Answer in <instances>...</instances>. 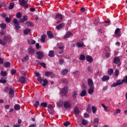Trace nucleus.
I'll use <instances>...</instances> for the list:
<instances>
[{
  "mask_svg": "<svg viewBox=\"0 0 127 127\" xmlns=\"http://www.w3.org/2000/svg\"><path fill=\"white\" fill-rule=\"evenodd\" d=\"M88 85L90 87V89L88 90V94L92 95L94 93V84H93V80H88Z\"/></svg>",
  "mask_w": 127,
  "mask_h": 127,
  "instance_id": "nucleus-1",
  "label": "nucleus"
},
{
  "mask_svg": "<svg viewBox=\"0 0 127 127\" xmlns=\"http://www.w3.org/2000/svg\"><path fill=\"white\" fill-rule=\"evenodd\" d=\"M123 83H127V80H118L117 82L114 83L111 85V87H117L119 85H122Z\"/></svg>",
  "mask_w": 127,
  "mask_h": 127,
  "instance_id": "nucleus-2",
  "label": "nucleus"
},
{
  "mask_svg": "<svg viewBox=\"0 0 127 127\" xmlns=\"http://www.w3.org/2000/svg\"><path fill=\"white\" fill-rule=\"evenodd\" d=\"M8 37L7 36H5L3 37V40L0 39V44L1 45H5L7 43V39Z\"/></svg>",
  "mask_w": 127,
  "mask_h": 127,
  "instance_id": "nucleus-3",
  "label": "nucleus"
},
{
  "mask_svg": "<svg viewBox=\"0 0 127 127\" xmlns=\"http://www.w3.org/2000/svg\"><path fill=\"white\" fill-rule=\"evenodd\" d=\"M68 92V87L67 86L64 87L63 89L61 90V93L62 96H65Z\"/></svg>",
  "mask_w": 127,
  "mask_h": 127,
  "instance_id": "nucleus-4",
  "label": "nucleus"
},
{
  "mask_svg": "<svg viewBox=\"0 0 127 127\" xmlns=\"http://www.w3.org/2000/svg\"><path fill=\"white\" fill-rule=\"evenodd\" d=\"M36 54L38 56V59H42L44 57V54H43V53L40 51L37 52L36 53Z\"/></svg>",
  "mask_w": 127,
  "mask_h": 127,
  "instance_id": "nucleus-5",
  "label": "nucleus"
},
{
  "mask_svg": "<svg viewBox=\"0 0 127 127\" xmlns=\"http://www.w3.org/2000/svg\"><path fill=\"white\" fill-rule=\"evenodd\" d=\"M72 35H73V34L71 32H67L65 34V35L64 36V39H67V38H69V37L72 36Z\"/></svg>",
  "mask_w": 127,
  "mask_h": 127,
  "instance_id": "nucleus-6",
  "label": "nucleus"
},
{
  "mask_svg": "<svg viewBox=\"0 0 127 127\" xmlns=\"http://www.w3.org/2000/svg\"><path fill=\"white\" fill-rule=\"evenodd\" d=\"M45 75L47 77H49L50 76V77H52V78H54V77H55V75H54L51 71H46Z\"/></svg>",
  "mask_w": 127,
  "mask_h": 127,
  "instance_id": "nucleus-7",
  "label": "nucleus"
},
{
  "mask_svg": "<svg viewBox=\"0 0 127 127\" xmlns=\"http://www.w3.org/2000/svg\"><path fill=\"white\" fill-rule=\"evenodd\" d=\"M9 94L10 98H13L14 97V90L12 88L9 89Z\"/></svg>",
  "mask_w": 127,
  "mask_h": 127,
  "instance_id": "nucleus-8",
  "label": "nucleus"
},
{
  "mask_svg": "<svg viewBox=\"0 0 127 127\" xmlns=\"http://www.w3.org/2000/svg\"><path fill=\"white\" fill-rule=\"evenodd\" d=\"M28 20V18H27V16L24 15L23 16V18H20V20L19 21V22H20V23H23V22H25V21H26Z\"/></svg>",
  "mask_w": 127,
  "mask_h": 127,
  "instance_id": "nucleus-9",
  "label": "nucleus"
},
{
  "mask_svg": "<svg viewBox=\"0 0 127 127\" xmlns=\"http://www.w3.org/2000/svg\"><path fill=\"white\" fill-rule=\"evenodd\" d=\"M64 106L66 109H68V108H71V103H69V101H64Z\"/></svg>",
  "mask_w": 127,
  "mask_h": 127,
  "instance_id": "nucleus-10",
  "label": "nucleus"
},
{
  "mask_svg": "<svg viewBox=\"0 0 127 127\" xmlns=\"http://www.w3.org/2000/svg\"><path fill=\"white\" fill-rule=\"evenodd\" d=\"M113 62L115 64H118L121 62V59H120L118 57H115L114 59Z\"/></svg>",
  "mask_w": 127,
  "mask_h": 127,
  "instance_id": "nucleus-11",
  "label": "nucleus"
},
{
  "mask_svg": "<svg viewBox=\"0 0 127 127\" xmlns=\"http://www.w3.org/2000/svg\"><path fill=\"white\" fill-rule=\"evenodd\" d=\"M39 82L41 83H43L42 86L43 87H45L46 85L48 84V81L47 80H40Z\"/></svg>",
  "mask_w": 127,
  "mask_h": 127,
  "instance_id": "nucleus-12",
  "label": "nucleus"
},
{
  "mask_svg": "<svg viewBox=\"0 0 127 127\" xmlns=\"http://www.w3.org/2000/svg\"><path fill=\"white\" fill-rule=\"evenodd\" d=\"M19 1L21 6H23L24 5H25V4H27V1L25 0H19Z\"/></svg>",
  "mask_w": 127,
  "mask_h": 127,
  "instance_id": "nucleus-13",
  "label": "nucleus"
},
{
  "mask_svg": "<svg viewBox=\"0 0 127 127\" xmlns=\"http://www.w3.org/2000/svg\"><path fill=\"white\" fill-rule=\"evenodd\" d=\"M25 24L28 27L30 26L31 27H33V26H34V24H33V23L30 21H27Z\"/></svg>",
  "mask_w": 127,
  "mask_h": 127,
  "instance_id": "nucleus-14",
  "label": "nucleus"
},
{
  "mask_svg": "<svg viewBox=\"0 0 127 127\" xmlns=\"http://www.w3.org/2000/svg\"><path fill=\"white\" fill-rule=\"evenodd\" d=\"M55 18H58V19L62 20V19H63V15L60 13H57L56 15Z\"/></svg>",
  "mask_w": 127,
  "mask_h": 127,
  "instance_id": "nucleus-15",
  "label": "nucleus"
},
{
  "mask_svg": "<svg viewBox=\"0 0 127 127\" xmlns=\"http://www.w3.org/2000/svg\"><path fill=\"white\" fill-rule=\"evenodd\" d=\"M47 34L49 38H53V33L51 31H48Z\"/></svg>",
  "mask_w": 127,
  "mask_h": 127,
  "instance_id": "nucleus-16",
  "label": "nucleus"
},
{
  "mask_svg": "<svg viewBox=\"0 0 127 127\" xmlns=\"http://www.w3.org/2000/svg\"><path fill=\"white\" fill-rule=\"evenodd\" d=\"M35 75L36 77H37V80H41V75H40V73L38 71L35 72Z\"/></svg>",
  "mask_w": 127,
  "mask_h": 127,
  "instance_id": "nucleus-17",
  "label": "nucleus"
},
{
  "mask_svg": "<svg viewBox=\"0 0 127 127\" xmlns=\"http://www.w3.org/2000/svg\"><path fill=\"white\" fill-rule=\"evenodd\" d=\"M86 60L87 62H89V63H92V62H93V58L90 56H87Z\"/></svg>",
  "mask_w": 127,
  "mask_h": 127,
  "instance_id": "nucleus-18",
  "label": "nucleus"
},
{
  "mask_svg": "<svg viewBox=\"0 0 127 127\" xmlns=\"http://www.w3.org/2000/svg\"><path fill=\"white\" fill-rule=\"evenodd\" d=\"M64 26H65V24H64V23H62L58 25L56 27V28L58 29V30H59V29H61V28H62V27H64Z\"/></svg>",
  "mask_w": 127,
  "mask_h": 127,
  "instance_id": "nucleus-19",
  "label": "nucleus"
},
{
  "mask_svg": "<svg viewBox=\"0 0 127 127\" xmlns=\"http://www.w3.org/2000/svg\"><path fill=\"white\" fill-rule=\"evenodd\" d=\"M28 54H32L34 53V49L32 47H30L28 49Z\"/></svg>",
  "mask_w": 127,
  "mask_h": 127,
  "instance_id": "nucleus-20",
  "label": "nucleus"
},
{
  "mask_svg": "<svg viewBox=\"0 0 127 127\" xmlns=\"http://www.w3.org/2000/svg\"><path fill=\"white\" fill-rule=\"evenodd\" d=\"M27 42L28 44H32V45L35 44V43H36V41H35V40L33 39L28 40Z\"/></svg>",
  "mask_w": 127,
  "mask_h": 127,
  "instance_id": "nucleus-21",
  "label": "nucleus"
},
{
  "mask_svg": "<svg viewBox=\"0 0 127 127\" xmlns=\"http://www.w3.org/2000/svg\"><path fill=\"white\" fill-rule=\"evenodd\" d=\"M24 34L25 35H27L29 33H30V29L29 28H27L23 30Z\"/></svg>",
  "mask_w": 127,
  "mask_h": 127,
  "instance_id": "nucleus-22",
  "label": "nucleus"
},
{
  "mask_svg": "<svg viewBox=\"0 0 127 127\" xmlns=\"http://www.w3.org/2000/svg\"><path fill=\"white\" fill-rule=\"evenodd\" d=\"M81 124L83 126H87L88 124H89V122H88V121L83 119L82 120Z\"/></svg>",
  "mask_w": 127,
  "mask_h": 127,
  "instance_id": "nucleus-23",
  "label": "nucleus"
},
{
  "mask_svg": "<svg viewBox=\"0 0 127 127\" xmlns=\"http://www.w3.org/2000/svg\"><path fill=\"white\" fill-rule=\"evenodd\" d=\"M47 37V35H43L41 37V41L42 42H45V38Z\"/></svg>",
  "mask_w": 127,
  "mask_h": 127,
  "instance_id": "nucleus-24",
  "label": "nucleus"
},
{
  "mask_svg": "<svg viewBox=\"0 0 127 127\" xmlns=\"http://www.w3.org/2000/svg\"><path fill=\"white\" fill-rule=\"evenodd\" d=\"M14 7V3L10 2L8 6V9H13Z\"/></svg>",
  "mask_w": 127,
  "mask_h": 127,
  "instance_id": "nucleus-25",
  "label": "nucleus"
},
{
  "mask_svg": "<svg viewBox=\"0 0 127 127\" xmlns=\"http://www.w3.org/2000/svg\"><path fill=\"white\" fill-rule=\"evenodd\" d=\"M74 112L75 115H79V113H80V111H79V110L78 109V107L77 106H76L74 108Z\"/></svg>",
  "mask_w": 127,
  "mask_h": 127,
  "instance_id": "nucleus-26",
  "label": "nucleus"
},
{
  "mask_svg": "<svg viewBox=\"0 0 127 127\" xmlns=\"http://www.w3.org/2000/svg\"><path fill=\"white\" fill-rule=\"evenodd\" d=\"M68 70L67 69H63L61 72V75H66L68 74Z\"/></svg>",
  "mask_w": 127,
  "mask_h": 127,
  "instance_id": "nucleus-27",
  "label": "nucleus"
},
{
  "mask_svg": "<svg viewBox=\"0 0 127 127\" xmlns=\"http://www.w3.org/2000/svg\"><path fill=\"white\" fill-rule=\"evenodd\" d=\"M0 27L2 29H5V28H6V24H5L4 23H1L0 24Z\"/></svg>",
  "mask_w": 127,
  "mask_h": 127,
  "instance_id": "nucleus-28",
  "label": "nucleus"
},
{
  "mask_svg": "<svg viewBox=\"0 0 127 127\" xmlns=\"http://www.w3.org/2000/svg\"><path fill=\"white\" fill-rule=\"evenodd\" d=\"M120 28H117L115 30V33L117 34V36H121V34L119 33L120 32Z\"/></svg>",
  "mask_w": 127,
  "mask_h": 127,
  "instance_id": "nucleus-29",
  "label": "nucleus"
},
{
  "mask_svg": "<svg viewBox=\"0 0 127 127\" xmlns=\"http://www.w3.org/2000/svg\"><path fill=\"white\" fill-rule=\"evenodd\" d=\"M48 56H49V57H54V56H55V55H54V51H50L49 52Z\"/></svg>",
  "mask_w": 127,
  "mask_h": 127,
  "instance_id": "nucleus-30",
  "label": "nucleus"
},
{
  "mask_svg": "<svg viewBox=\"0 0 127 127\" xmlns=\"http://www.w3.org/2000/svg\"><path fill=\"white\" fill-rule=\"evenodd\" d=\"M16 17L17 18H21L22 17V15L21 14V13L20 12H18L16 14Z\"/></svg>",
  "mask_w": 127,
  "mask_h": 127,
  "instance_id": "nucleus-31",
  "label": "nucleus"
},
{
  "mask_svg": "<svg viewBox=\"0 0 127 127\" xmlns=\"http://www.w3.org/2000/svg\"><path fill=\"white\" fill-rule=\"evenodd\" d=\"M101 106L103 107V108H104V111L105 112H109V107H106V106H105V104H102Z\"/></svg>",
  "mask_w": 127,
  "mask_h": 127,
  "instance_id": "nucleus-32",
  "label": "nucleus"
},
{
  "mask_svg": "<svg viewBox=\"0 0 127 127\" xmlns=\"http://www.w3.org/2000/svg\"><path fill=\"white\" fill-rule=\"evenodd\" d=\"M10 66V62H6L4 63V67L5 68H7Z\"/></svg>",
  "mask_w": 127,
  "mask_h": 127,
  "instance_id": "nucleus-33",
  "label": "nucleus"
},
{
  "mask_svg": "<svg viewBox=\"0 0 127 127\" xmlns=\"http://www.w3.org/2000/svg\"><path fill=\"white\" fill-rule=\"evenodd\" d=\"M86 94H87L86 90H83L80 93V96L81 97H85V96H86Z\"/></svg>",
  "mask_w": 127,
  "mask_h": 127,
  "instance_id": "nucleus-34",
  "label": "nucleus"
},
{
  "mask_svg": "<svg viewBox=\"0 0 127 127\" xmlns=\"http://www.w3.org/2000/svg\"><path fill=\"white\" fill-rule=\"evenodd\" d=\"M14 110H16V111L18 110H20V106L18 104H16L14 107Z\"/></svg>",
  "mask_w": 127,
  "mask_h": 127,
  "instance_id": "nucleus-35",
  "label": "nucleus"
},
{
  "mask_svg": "<svg viewBox=\"0 0 127 127\" xmlns=\"http://www.w3.org/2000/svg\"><path fill=\"white\" fill-rule=\"evenodd\" d=\"M28 59H29V57H28V55H26L24 58L22 59V61L24 62L25 61H27Z\"/></svg>",
  "mask_w": 127,
  "mask_h": 127,
  "instance_id": "nucleus-36",
  "label": "nucleus"
},
{
  "mask_svg": "<svg viewBox=\"0 0 127 127\" xmlns=\"http://www.w3.org/2000/svg\"><path fill=\"white\" fill-rule=\"evenodd\" d=\"M48 112L49 113H50V114H52V112H50V111H51L52 110V105H48Z\"/></svg>",
  "mask_w": 127,
  "mask_h": 127,
  "instance_id": "nucleus-37",
  "label": "nucleus"
},
{
  "mask_svg": "<svg viewBox=\"0 0 127 127\" xmlns=\"http://www.w3.org/2000/svg\"><path fill=\"white\" fill-rule=\"evenodd\" d=\"M77 95H78L77 91H75L73 92L72 93V98H73V99H76V98H77Z\"/></svg>",
  "mask_w": 127,
  "mask_h": 127,
  "instance_id": "nucleus-38",
  "label": "nucleus"
},
{
  "mask_svg": "<svg viewBox=\"0 0 127 127\" xmlns=\"http://www.w3.org/2000/svg\"><path fill=\"white\" fill-rule=\"evenodd\" d=\"M86 59V57L84 55H81L79 57V60H85Z\"/></svg>",
  "mask_w": 127,
  "mask_h": 127,
  "instance_id": "nucleus-39",
  "label": "nucleus"
},
{
  "mask_svg": "<svg viewBox=\"0 0 127 127\" xmlns=\"http://www.w3.org/2000/svg\"><path fill=\"white\" fill-rule=\"evenodd\" d=\"M0 75L3 77L6 76V71L2 70L0 72Z\"/></svg>",
  "mask_w": 127,
  "mask_h": 127,
  "instance_id": "nucleus-40",
  "label": "nucleus"
},
{
  "mask_svg": "<svg viewBox=\"0 0 127 127\" xmlns=\"http://www.w3.org/2000/svg\"><path fill=\"white\" fill-rule=\"evenodd\" d=\"M5 20L6 22H7V23H9V22L11 21V18L10 17H6L5 19Z\"/></svg>",
  "mask_w": 127,
  "mask_h": 127,
  "instance_id": "nucleus-41",
  "label": "nucleus"
},
{
  "mask_svg": "<svg viewBox=\"0 0 127 127\" xmlns=\"http://www.w3.org/2000/svg\"><path fill=\"white\" fill-rule=\"evenodd\" d=\"M13 23H14V24H19V23H20V22H19V21H17V20L16 19H14L13 20Z\"/></svg>",
  "mask_w": 127,
  "mask_h": 127,
  "instance_id": "nucleus-42",
  "label": "nucleus"
},
{
  "mask_svg": "<svg viewBox=\"0 0 127 127\" xmlns=\"http://www.w3.org/2000/svg\"><path fill=\"white\" fill-rule=\"evenodd\" d=\"M14 29L16 30H18V29H20V26H19V24L14 25Z\"/></svg>",
  "mask_w": 127,
  "mask_h": 127,
  "instance_id": "nucleus-43",
  "label": "nucleus"
},
{
  "mask_svg": "<svg viewBox=\"0 0 127 127\" xmlns=\"http://www.w3.org/2000/svg\"><path fill=\"white\" fill-rule=\"evenodd\" d=\"M57 105L60 107H62V106H63V101L61 100L60 102L57 103Z\"/></svg>",
  "mask_w": 127,
  "mask_h": 127,
  "instance_id": "nucleus-44",
  "label": "nucleus"
},
{
  "mask_svg": "<svg viewBox=\"0 0 127 127\" xmlns=\"http://www.w3.org/2000/svg\"><path fill=\"white\" fill-rule=\"evenodd\" d=\"M18 82L21 84H26V81L25 80H18Z\"/></svg>",
  "mask_w": 127,
  "mask_h": 127,
  "instance_id": "nucleus-45",
  "label": "nucleus"
},
{
  "mask_svg": "<svg viewBox=\"0 0 127 127\" xmlns=\"http://www.w3.org/2000/svg\"><path fill=\"white\" fill-rule=\"evenodd\" d=\"M92 110L93 114H96V112H97V108H96L95 106H93L92 107Z\"/></svg>",
  "mask_w": 127,
  "mask_h": 127,
  "instance_id": "nucleus-46",
  "label": "nucleus"
},
{
  "mask_svg": "<svg viewBox=\"0 0 127 127\" xmlns=\"http://www.w3.org/2000/svg\"><path fill=\"white\" fill-rule=\"evenodd\" d=\"M108 74L109 75H112L113 73H114V69L113 68H110L108 71Z\"/></svg>",
  "mask_w": 127,
  "mask_h": 127,
  "instance_id": "nucleus-47",
  "label": "nucleus"
},
{
  "mask_svg": "<svg viewBox=\"0 0 127 127\" xmlns=\"http://www.w3.org/2000/svg\"><path fill=\"white\" fill-rule=\"evenodd\" d=\"M76 45L77 46V47L80 48V47H83V44L78 42L76 44Z\"/></svg>",
  "mask_w": 127,
  "mask_h": 127,
  "instance_id": "nucleus-48",
  "label": "nucleus"
},
{
  "mask_svg": "<svg viewBox=\"0 0 127 127\" xmlns=\"http://www.w3.org/2000/svg\"><path fill=\"white\" fill-rule=\"evenodd\" d=\"M121 113V110L120 109H117L116 111L114 113V116H117L118 114H120Z\"/></svg>",
  "mask_w": 127,
  "mask_h": 127,
  "instance_id": "nucleus-49",
  "label": "nucleus"
},
{
  "mask_svg": "<svg viewBox=\"0 0 127 127\" xmlns=\"http://www.w3.org/2000/svg\"><path fill=\"white\" fill-rule=\"evenodd\" d=\"M102 80H110V76L105 75L102 77Z\"/></svg>",
  "mask_w": 127,
  "mask_h": 127,
  "instance_id": "nucleus-50",
  "label": "nucleus"
},
{
  "mask_svg": "<svg viewBox=\"0 0 127 127\" xmlns=\"http://www.w3.org/2000/svg\"><path fill=\"white\" fill-rule=\"evenodd\" d=\"M10 72H11V74H12V75H14V74L16 73V70L12 69L10 70Z\"/></svg>",
  "mask_w": 127,
  "mask_h": 127,
  "instance_id": "nucleus-51",
  "label": "nucleus"
},
{
  "mask_svg": "<svg viewBox=\"0 0 127 127\" xmlns=\"http://www.w3.org/2000/svg\"><path fill=\"white\" fill-rule=\"evenodd\" d=\"M119 73H120V70L117 69L114 72L115 75L116 76V77H118V76H119Z\"/></svg>",
  "mask_w": 127,
  "mask_h": 127,
  "instance_id": "nucleus-52",
  "label": "nucleus"
},
{
  "mask_svg": "<svg viewBox=\"0 0 127 127\" xmlns=\"http://www.w3.org/2000/svg\"><path fill=\"white\" fill-rule=\"evenodd\" d=\"M104 51H105V52H107V53H109V51H110V49L109 48V47H105Z\"/></svg>",
  "mask_w": 127,
  "mask_h": 127,
  "instance_id": "nucleus-53",
  "label": "nucleus"
},
{
  "mask_svg": "<svg viewBox=\"0 0 127 127\" xmlns=\"http://www.w3.org/2000/svg\"><path fill=\"white\" fill-rule=\"evenodd\" d=\"M41 107H44V108L47 107V104L46 103H41Z\"/></svg>",
  "mask_w": 127,
  "mask_h": 127,
  "instance_id": "nucleus-54",
  "label": "nucleus"
},
{
  "mask_svg": "<svg viewBox=\"0 0 127 127\" xmlns=\"http://www.w3.org/2000/svg\"><path fill=\"white\" fill-rule=\"evenodd\" d=\"M87 70H88V72H89L90 73L93 72V70H92V68H91V66H88L87 67Z\"/></svg>",
  "mask_w": 127,
  "mask_h": 127,
  "instance_id": "nucleus-55",
  "label": "nucleus"
},
{
  "mask_svg": "<svg viewBox=\"0 0 127 127\" xmlns=\"http://www.w3.org/2000/svg\"><path fill=\"white\" fill-rule=\"evenodd\" d=\"M40 65L43 67V68H46V64L45 63H41L40 64Z\"/></svg>",
  "mask_w": 127,
  "mask_h": 127,
  "instance_id": "nucleus-56",
  "label": "nucleus"
},
{
  "mask_svg": "<svg viewBox=\"0 0 127 127\" xmlns=\"http://www.w3.org/2000/svg\"><path fill=\"white\" fill-rule=\"evenodd\" d=\"M34 106H35L36 108H38L39 106V101H36Z\"/></svg>",
  "mask_w": 127,
  "mask_h": 127,
  "instance_id": "nucleus-57",
  "label": "nucleus"
},
{
  "mask_svg": "<svg viewBox=\"0 0 127 127\" xmlns=\"http://www.w3.org/2000/svg\"><path fill=\"white\" fill-rule=\"evenodd\" d=\"M69 125H70V122L66 121V122H65L64 124V127H68V126H69Z\"/></svg>",
  "mask_w": 127,
  "mask_h": 127,
  "instance_id": "nucleus-58",
  "label": "nucleus"
},
{
  "mask_svg": "<svg viewBox=\"0 0 127 127\" xmlns=\"http://www.w3.org/2000/svg\"><path fill=\"white\" fill-rule=\"evenodd\" d=\"M105 56L107 59L110 58V57H111V54L109 53H107L105 54Z\"/></svg>",
  "mask_w": 127,
  "mask_h": 127,
  "instance_id": "nucleus-59",
  "label": "nucleus"
},
{
  "mask_svg": "<svg viewBox=\"0 0 127 127\" xmlns=\"http://www.w3.org/2000/svg\"><path fill=\"white\" fill-rule=\"evenodd\" d=\"M72 73L73 74V75H79V71L76 70L72 72Z\"/></svg>",
  "mask_w": 127,
  "mask_h": 127,
  "instance_id": "nucleus-60",
  "label": "nucleus"
},
{
  "mask_svg": "<svg viewBox=\"0 0 127 127\" xmlns=\"http://www.w3.org/2000/svg\"><path fill=\"white\" fill-rule=\"evenodd\" d=\"M94 123H96V124H99V119L98 118H96L94 119Z\"/></svg>",
  "mask_w": 127,
  "mask_h": 127,
  "instance_id": "nucleus-61",
  "label": "nucleus"
},
{
  "mask_svg": "<svg viewBox=\"0 0 127 127\" xmlns=\"http://www.w3.org/2000/svg\"><path fill=\"white\" fill-rule=\"evenodd\" d=\"M59 63L61 65L63 64V63H64V60H62V59L60 60Z\"/></svg>",
  "mask_w": 127,
  "mask_h": 127,
  "instance_id": "nucleus-62",
  "label": "nucleus"
},
{
  "mask_svg": "<svg viewBox=\"0 0 127 127\" xmlns=\"http://www.w3.org/2000/svg\"><path fill=\"white\" fill-rule=\"evenodd\" d=\"M29 127H36V124H32L30 125Z\"/></svg>",
  "mask_w": 127,
  "mask_h": 127,
  "instance_id": "nucleus-63",
  "label": "nucleus"
},
{
  "mask_svg": "<svg viewBox=\"0 0 127 127\" xmlns=\"http://www.w3.org/2000/svg\"><path fill=\"white\" fill-rule=\"evenodd\" d=\"M20 127V125L19 124H15L13 126V127Z\"/></svg>",
  "mask_w": 127,
  "mask_h": 127,
  "instance_id": "nucleus-64",
  "label": "nucleus"
}]
</instances>
